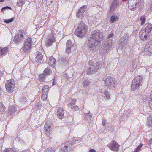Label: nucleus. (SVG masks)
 <instances>
[{
	"mask_svg": "<svg viewBox=\"0 0 152 152\" xmlns=\"http://www.w3.org/2000/svg\"><path fill=\"white\" fill-rule=\"evenodd\" d=\"M104 39L103 33L99 30H95L93 31L88 42L89 49L92 51L97 50L101 45V42Z\"/></svg>",
	"mask_w": 152,
	"mask_h": 152,
	"instance_id": "1",
	"label": "nucleus"
},
{
	"mask_svg": "<svg viewBox=\"0 0 152 152\" xmlns=\"http://www.w3.org/2000/svg\"><path fill=\"white\" fill-rule=\"evenodd\" d=\"M139 33V37L142 40L145 41L152 35V24L145 25Z\"/></svg>",
	"mask_w": 152,
	"mask_h": 152,
	"instance_id": "2",
	"label": "nucleus"
},
{
	"mask_svg": "<svg viewBox=\"0 0 152 152\" xmlns=\"http://www.w3.org/2000/svg\"><path fill=\"white\" fill-rule=\"evenodd\" d=\"M81 140L80 138H77L76 137L72 138L69 141H68L65 144L61 145L60 146L61 152H71L73 148L72 145L74 143H77V142Z\"/></svg>",
	"mask_w": 152,
	"mask_h": 152,
	"instance_id": "3",
	"label": "nucleus"
},
{
	"mask_svg": "<svg viewBox=\"0 0 152 152\" xmlns=\"http://www.w3.org/2000/svg\"><path fill=\"white\" fill-rule=\"evenodd\" d=\"M88 27L83 22L80 23L76 29L75 34L78 37L82 38L88 34Z\"/></svg>",
	"mask_w": 152,
	"mask_h": 152,
	"instance_id": "4",
	"label": "nucleus"
},
{
	"mask_svg": "<svg viewBox=\"0 0 152 152\" xmlns=\"http://www.w3.org/2000/svg\"><path fill=\"white\" fill-rule=\"evenodd\" d=\"M128 42V37L126 35L124 36L120 39L118 47L124 51H125V49H129Z\"/></svg>",
	"mask_w": 152,
	"mask_h": 152,
	"instance_id": "5",
	"label": "nucleus"
},
{
	"mask_svg": "<svg viewBox=\"0 0 152 152\" xmlns=\"http://www.w3.org/2000/svg\"><path fill=\"white\" fill-rule=\"evenodd\" d=\"M142 77L141 76H137L132 80L131 88L132 91L138 89L140 86Z\"/></svg>",
	"mask_w": 152,
	"mask_h": 152,
	"instance_id": "6",
	"label": "nucleus"
},
{
	"mask_svg": "<svg viewBox=\"0 0 152 152\" xmlns=\"http://www.w3.org/2000/svg\"><path fill=\"white\" fill-rule=\"evenodd\" d=\"M105 85L107 87L109 88L114 87L115 81L113 78L110 76H106L103 78Z\"/></svg>",
	"mask_w": 152,
	"mask_h": 152,
	"instance_id": "7",
	"label": "nucleus"
},
{
	"mask_svg": "<svg viewBox=\"0 0 152 152\" xmlns=\"http://www.w3.org/2000/svg\"><path fill=\"white\" fill-rule=\"evenodd\" d=\"M33 44L32 39L31 38H28L26 40L22 49L23 51L25 53H28L31 49V47Z\"/></svg>",
	"mask_w": 152,
	"mask_h": 152,
	"instance_id": "8",
	"label": "nucleus"
},
{
	"mask_svg": "<svg viewBox=\"0 0 152 152\" xmlns=\"http://www.w3.org/2000/svg\"><path fill=\"white\" fill-rule=\"evenodd\" d=\"M5 87L6 91L8 92H13L15 88V83L14 80L10 79L7 80L5 83Z\"/></svg>",
	"mask_w": 152,
	"mask_h": 152,
	"instance_id": "9",
	"label": "nucleus"
},
{
	"mask_svg": "<svg viewBox=\"0 0 152 152\" xmlns=\"http://www.w3.org/2000/svg\"><path fill=\"white\" fill-rule=\"evenodd\" d=\"M144 52L145 54L149 56L152 54V40L148 41L145 47Z\"/></svg>",
	"mask_w": 152,
	"mask_h": 152,
	"instance_id": "10",
	"label": "nucleus"
},
{
	"mask_svg": "<svg viewBox=\"0 0 152 152\" xmlns=\"http://www.w3.org/2000/svg\"><path fill=\"white\" fill-rule=\"evenodd\" d=\"M138 4L137 0H129L128 1L129 9L132 11L136 10L137 8Z\"/></svg>",
	"mask_w": 152,
	"mask_h": 152,
	"instance_id": "11",
	"label": "nucleus"
},
{
	"mask_svg": "<svg viewBox=\"0 0 152 152\" xmlns=\"http://www.w3.org/2000/svg\"><path fill=\"white\" fill-rule=\"evenodd\" d=\"M99 66V63L96 62L95 64H94V66H91L88 69L87 71V74L89 75L94 73L97 70Z\"/></svg>",
	"mask_w": 152,
	"mask_h": 152,
	"instance_id": "12",
	"label": "nucleus"
},
{
	"mask_svg": "<svg viewBox=\"0 0 152 152\" xmlns=\"http://www.w3.org/2000/svg\"><path fill=\"white\" fill-rule=\"evenodd\" d=\"M87 11V6L84 5L81 7L77 13V16L78 18H82L85 14Z\"/></svg>",
	"mask_w": 152,
	"mask_h": 152,
	"instance_id": "13",
	"label": "nucleus"
},
{
	"mask_svg": "<svg viewBox=\"0 0 152 152\" xmlns=\"http://www.w3.org/2000/svg\"><path fill=\"white\" fill-rule=\"evenodd\" d=\"M120 3V0H113L110 9V12H114L115 9L119 6Z\"/></svg>",
	"mask_w": 152,
	"mask_h": 152,
	"instance_id": "14",
	"label": "nucleus"
},
{
	"mask_svg": "<svg viewBox=\"0 0 152 152\" xmlns=\"http://www.w3.org/2000/svg\"><path fill=\"white\" fill-rule=\"evenodd\" d=\"M15 34L14 37V42L15 43H18L23 39V35L22 32H19Z\"/></svg>",
	"mask_w": 152,
	"mask_h": 152,
	"instance_id": "15",
	"label": "nucleus"
},
{
	"mask_svg": "<svg viewBox=\"0 0 152 152\" xmlns=\"http://www.w3.org/2000/svg\"><path fill=\"white\" fill-rule=\"evenodd\" d=\"M119 145L118 143L115 141H112L109 146L110 149L113 151H118Z\"/></svg>",
	"mask_w": 152,
	"mask_h": 152,
	"instance_id": "16",
	"label": "nucleus"
},
{
	"mask_svg": "<svg viewBox=\"0 0 152 152\" xmlns=\"http://www.w3.org/2000/svg\"><path fill=\"white\" fill-rule=\"evenodd\" d=\"M55 42L54 35L51 34L45 41V44L47 46H50Z\"/></svg>",
	"mask_w": 152,
	"mask_h": 152,
	"instance_id": "17",
	"label": "nucleus"
},
{
	"mask_svg": "<svg viewBox=\"0 0 152 152\" xmlns=\"http://www.w3.org/2000/svg\"><path fill=\"white\" fill-rule=\"evenodd\" d=\"M51 124L50 122H47L44 126V129L45 131V134L47 135H49V133L51 131Z\"/></svg>",
	"mask_w": 152,
	"mask_h": 152,
	"instance_id": "18",
	"label": "nucleus"
},
{
	"mask_svg": "<svg viewBox=\"0 0 152 152\" xmlns=\"http://www.w3.org/2000/svg\"><path fill=\"white\" fill-rule=\"evenodd\" d=\"M64 111L63 107H60L57 110V116L60 119H62L63 118L64 114Z\"/></svg>",
	"mask_w": 152,
	"mask_h": 152,
	"instance_id": "19",
	"label": "nucleus"
},
{
	"mask_svg": "<svg viewBox=\"0 0 152 152\" xmlns=\"http://www.w3.org/2000/svg\"><path fill=\"white\" fill-rule=\"evenodd\" d=\"M73 46V44L71 40H69L66 43V52L69 53L71 51V48Z\"/></svg>",
	"mask_w": 152,
	"mask_h": 152,
	"instance_id": "20",
	"label": "nucleus"
},
{
	"mask_svg": "<svg viewBox=\"0 0 152 152\" xmlns=\"http://www.w3.org/2000/svg\"><path fill=\"white\" fill-rule=\"evenodd\" d=\"M100 93L104 99H110V96L109 94V92L105 90H101Z\"/></svg>",
	"mask_w": 152,
	"mask_h": 152,
	"instance_id": "21",
	"label": "nucleus"
},
{
	"mask_svg": "<svg viewBox=\"0 0 152 152\" xmlns=\"http://www.w3.org/2000/svg\"><path fill=\"white\" fill-rule=\"evenodd\" d=\"M108 49L105 45H102L99 51V53L102 55L106 54L107 52L109 50Z\"/></svg>",
	"mask_w": 152,
	"mask_h": 152,
	"instance_id": "22",
	"label": "nucleus"
},
{
	"mask_svg": "<svg viewBox=\"0 0 152 152\" xmlns=\"http://www.w3.org/2000/svg\"><path fill=\"white\" fill-rule=\"evenodd\" d=\"M36 61L38 63L41 62V61L42 60L43 58V55L41 54V53L38 51L36 52Z\"/></svg>",
	"mask_w": 152,
	"mask_h": 152,
	"instance_id": "23",
	"label": "nucleus"
},
{
	"mask_svg": "<svg viewBox=\"0 0 152 152\" xmlns=\"http://www.w3.org/2000/svg\"><path fill=\"white\" fill-rule=\"evenodd\" d=\"M92 114L90 111H88L87 113H85L83 114V116L86 120H89L92 117Z\"/></svg>",
	"mask_w": 152,
	"mask_h": 152,
	"instance_id": "24",
	"label": "nucleus"
},
{
	"mask_svg": "<svg viewBox=\"0 0 152 152\" xmlns=\"http://www.w3.org/2000/svg\"><path fill=\"white\" fill-rule=\"evenodd\" d=\"M113 44V43L112 42V40L109 39L105 42L103 45H105L106 47L108 48V49L110 50Z\"/></svg>",
	"mask_w": 152,
	"mask_h": 152,
	"instance_id": "25",
	"label": "nucleus"
},
{
	"mask_svg": "<svg viewBox=\"0 0 152 152\" xmlns=\"http://www.w3.org/2000/svg\"><path fill=\"white\" fill-rule=\"evenodd\" d=\"M76 102V99H70L69 100L67 106L69 107L72 108V106L75 104Z\"/></svg>",
	"mask_w": 152,
	"mask_h": 152,
	"instance_id": "26",
	"label": "nucleus"
},
{
	"mask_svg": "<svg viewBox=\"0 0 152 152\" xmlns=\"http://www.w3.org/2000/svg\"><path fill=\"white\" fill-rule=\"evenodd\" d=\"M147 126L149 127H152V115H150L147 118Z\"/></svg>",
	"mask_w": 152,
	"mask_h": 152,
	"instance_id": "27",
	"label": "nucleus"
},
{
	"mask_svg": "<svg viewBox=\"0 0 152 152\" xmlns=\"http://www.w3.org/2000/svg\"><path fill=\"white\" fill-rule=\"evenodd\" d=\"M55 59L53 57H51L49 59V64L52 67L54 66V64L55 62Z\"/></svg>",
	"mask_w": 152,
	"mask_h": 152,
	"instance_id": "28",
	"label": "nucleus"
},
{
	"mask_svg": "<svg viewBox=\"0 0 152 152\" xmlns=\"http://www.w3.org/2000/svg\"><path fill=\"white\" fill-rule=\"evenodd\" d=\"M16 109L14 107H11L10 108L9 111L10 115L14 114L15 115L17 114Z\"/></svg>",
	"mask_w": 152,
	"mask_h": 152,
	"instance_id": "29",
	"label": "nucleus"
},
{
	"mask_svg": "<svg viewBox=\"0 0 152 152\" xmlns=\"http://www.w3.org/2000/svg\"><path fill=\"white\" fill-rule=\"evenodd\" d=\"M119 19V17L115 15H113L111 17L110 21L111 23H113L114 22L117 21Z\"/></svg>",
	"mask_w": 152,
	"mask_h": 152,
	"instance_id": "30",
	"label": "nucleus"
},
{
	"mask_svg": "<svg viewBox=\"0 0 152 152\" xmlns=\"http://www.w3.org/2000/svg\"><path fill=\"white\" fill-rule=\"evenodd\" d=\"M8 51V48L7 47L4 48H0V55H2L6 53Z\"/></svg>",
	"mask_w": 152,
	"mask_h": 152,
	"instance_id": "31",
	"label": "nucleus"
},
{
	"mask_svg": "<svg viewBox=\"0 0 152 152\" xmlns=\"http://www.w3.org/2000/svg\"><path fill=\"white\" fill-rule=\"evenodd\" d=\"M137 60H134L132 61V67L131 68V70H133L134 69H135L137 67Z\"/></svg>",
	"mask_w": 152,
	"mask_h": 152,
	"instance_id": "32",
	"label": "nucleus"
},
{
	"mask_svg": "<svg viewBox=\"0 0 152 152\" xmlns=\"http://www.w3.org/2000/svg\"><path fill=\"white\" fill-rule=\"evenodd\" d=\"M25 0H18L17 5L18 7H22L25 4Z\"/></svg>",
	"mask_w": 152,
	"mask_h": 152,
	"instance_id": "33",
	"label": "nucleus"
},
{
	"mask_svg": "<svg viewBox=\"0 0 152 152\" xmlns=\"http://www.w3.org/2000/svg\"><path fill=\"white\" fill-rule=\"evenodd\" d=\"M45 75L44 74H41L39 75L38 77V80L40 82H43L45 80Z\"/></svg>",
	"mask_w": 152,
	"mask_h": 152,
	"instance_id": "34",
	"label": "nucleus"
},
{
	"mask_svg": "<svg viewBox=\"0 0 152 152\" xmlns=\"http://www.w3.org/2000/svg\"><path fill=\"white\" fill-rule=\"evenodd\" d=\"M44 74L45 75H49L51 73V71L50 68H47L45 69L44 72Z\"/></svg>",
	"mask_w": 152,
	"mask_h": 152,
	"instance_id": "35",
	"label": "nucleus"
},
{
	"mask_svg": "<svg viewBox=\"0 0 152 152\" xmlns=\"http://www.w3.org/2000/svg\"><path fill=\"white\" fill-rule=\"evenodd\" d=\"M148 102L149 107L152 109V91L150 93V97L148 99Z\"/></svg>",
	"mask_w": 152,
	"mask_h": 152,
	"instance_id": "36",
	"label": "nucleus"
},
{
	"mask_svg": "<svg viewBox=\"0 0 152 152\" xmlns=\"http://www.w3.org/2000/svg\"><path fill=\"white\" fill-rule=\"evenodd\" d=\"M5 107L2 104L0 103V114L2 113L5 110Z\"/></svg>",
	"mask_w": 152,
	"mask_h": 152,
	"instance_id": "37",
	"label": "nucleus"
},
{
	"mask_svg": "<svg viewBox=\"0 0 152 152\" xmlns=\"http://www.w3.org/2000/svg\"><path fill=\"white\" fill-rule=\"evenodd\" d=\"M49 88V87L48 86L45 85L44 86L42 89V93H47L48 91Z\"/></svg>",
	"mask_w": 152,
	"mask_h": 152,
	"instance_id": "38",
	"label": "nucleus"
},
{
	"mask_svg": "<svg viewBox=\"0 0 152 152\" xmlns=\"http://www.w3.org/2000/svg\"><path fill=\"white\" fill-rule=\"evenodd\" d=\"M90 83L89 80L88 79L86 80L83 82V86L84 87H87L88 86Z\"/></svg>",
	"mask_w": 152,
	"mask_h": 152,
	"instance_id": "39",
	"label": "nucleus"
},
{
	"mask_svg": "<svg viewBox=\"0 0 152 152\" xmlns=\"http://www.w3.org/2000/svg\"><path fill=\"white\" fill-rule=\"evenodd\" d=\"M140 19L141 21V25H143L145 23V22L146 21L145 18V17L143 16H142L140 17Z\"/></svg>",
	"mask_w": 152,
	"mask_h": 152,
	"instance_id": "40",
	"label": "nucleus"
},
{
	"mask_svg": "<svg viewBox=\"0 0 152 152\" xmlns=\"http://www.w3.org/2000/svg\"><path fill=\"white\" fill-rule=\"evenodd\" d=\"M4 152H16L14 150L10 148H7L4 150Z\"/></svg>",
	"mask_w": 152,
	"mask_h": 152,
	"instance_id": "41",
	"label": "nucleus"
},
{
	"mask_svg": "<svg viewBox=\"0 0 152 152\" xmlns=\"http://www.w3.org/2000/svg\"><path fill=\"white\" fill-rule=\"evenodd\" d=\"M42 94L41 96L42 99L43 100H46L47 98V93H42Z\"/></svg>",
	"mask_w": 152,
	"mask_h": 152,
	"instance_id": "42",
	"label": "nucleus"
},
{
	"mask_svg": "<svg viewBox=\"0 0 152 152\" xmlns=\"http://www.w3.org/2000/svg\"><path fill=\"white\" fill-rule=\"evenodd\" d=\"M13 18H11L10 19H4V21L7 23H9L13 21Z\"/></svg>",
	"mask_w": 152,
	"mask_h": 152,
	"instance_id": "43",
	"label": "nucleus"
},
{
	"mask_svg": "<svg viewBox=\"0 0 152 152\" xmlns=\"http://www.w3.org/2000/svg\"><path fill=\"white\" fill-rule=\"evenodd\" d=\"M45 152H54V149L53 148H49Z\"/></svg>",
	"mask_w": 152,
	"mask_h": 152,
	"instance_id": "44",
	"label": "nucleus"
},
{
	"mask_svg": "<svg viewBox=\"0 0 152 152\" xmlns=\"http://www.w3.org/2000/svg\"><path fill=\"white\" fill-rule=\"evenodd\" d=\"M72 108L75 111H77L78 109V107L76 105H73Z\"/></svg>",
	"mask_w": 152,
	"mask_h": 152,
	"instance_id": "45",
	"label": "nucleus"
},
{
	"mask_svg": "<svg viewBox=\"0 0 152 152\" xmlns=\"http://www.w3.org/2000/svg\"><path fill=\"white\" fill-rule=\"evenodd\" d=\"M8 9H9L11 10H12L11 8L10 7L6 6L4 7H3L2 9L1 10L2 11L3 10H7Z\"/></svg>",
	"mask_w": 152,
	"mask_h": 152,
	"instance_id": "46",
	"label": "nucleus"
},
{
	"mask_svg": "<svg viewBox=\"0 0 152 152\" xmlns=\"http://www.w3.org/2000/svg\"><path fill=\"white\" fill-rule=\"evenodd\" d=\"M143 145V144H141L139 146H138V147L136 148V150L137 151H139L141 148L142 147V146Z\"/></svg>",
	"mask_w": 152,
	"mask_h": 152,
	"instance_id": "47",
	"label": "nucleus"
},
{
	"mask_svg": "<svg viewBox=\"0 0 152 152\" xmlns=\"http://www.w3.org/2000/svg\"><path fill=\"white\" fill-rule=\"evenodd\" d=\"M114 36V34L113 33H111L109 34L108 35V38H110L111 37H113Z\"/></svg>",
	"mask_w": 152,
	"mask_h": 152,
	"instance_id": "48",
	"label": "nucleus"
},
{
	"mask_svg": "<svg viewBox=\"0 0 152 152\" xmlns=\"http://www.w3.org/2000/svg\"><path fill=\"white\" fill-rule=\"evenodd\" d=\"M27 101V99L26 97H23L21 99V101L23 102H26Z\"/></svg>",
	"mask_w": 152,
	"mask_h": 152,
	"instance_id": "49",
	"label": "nucleus"
},
{
	"mask_svg": "<svg viewBox=\"0 0 152 152\" xmlns=\"http://www.w3.org/2000/svg\"><path fill=\"white\" fill-rule=\"evenodd\" d=\"M152 143V138H151L150 139L148 142V144L149 146H150L151 144Z\"/></svg>",
	"mask_w": 152,
	"mask_h": 152,
	"instance_id": "50",
	"label": "nucleus"
},
{
	"mask_svg": "<svg viewBox=\"0 0 152 152\" xmlns=\"http://www.w3.org/2000/svg\"><path fill=\"white\" fill-rule=\"evenodd\" d=\"M89 152H96V151L94 149H91L89 150Z\"/></svg>",
	"mask_w": 152,
	"mask_h": 152,
	"instance_id": "51",
	"label": "nucleus"
},
{
	"mask_svg": "<svg viewBox=\"0 0 152 152\" xmlns=\"http://www.w3.org/2000/svg\"><path fill=\"white\" fill-rule=\"evenodd\" d=\"M105 121L103 119L102 120V124L103 126H104L105 124Z\"/></svg>",
	"mask_w": 152,
	"mask_h": 152,
	"instance_id": "52",
	"label": "nucleus"
},
{
	"mask_svg": "<svg viewBox=\"0 0 152 152\" xmlns=\"http://www.w3.org/2000/svg\"><path fill=\"white\" fill-rule=\"evenodd\" d=\"M131 112V110L130 109H128L127 110L126 112L128 113H129Z\"/></svg>",
	"mask_w": 152,
	"mask_h": 152,
	"instance_id": "53",
	"label": "nucleus"
},
{
	"mask_svg": "<svg viewBox=\"0 0 152 152\" xmlns=\"http://www.w3.org/2000/svg\"><path fill=\"white\" fill-rule=\"evenodd\" d=\"M3 75V73L1 72H0V79L2 76Z\"/></svg>",
	"mask_w": 152,
	"mask_h": 152,
	"instance_id": "54",
	"label": "nucleus"
},
{
	"mask_svg": "<svg viewBox=\"0 0 152 152\" xmlns=\"http://www.w3.org/2000/svg\"><path fill=\"white\" fill-rule=\"evenodd\" d=\"M92 61H89V65H92Z\"/></svg>",
	"mask_w": 152,
	"mask_h": 152,
	"instance_id": "55",
	"label": "nucleus"
},
{
	"mask_svg": "<svg viewBox=\"0 0 152 152\" xmlns=\"http://www.w3.org/2000/svg\"><path fill=\"white\" fill-rule=\"evenodd\" d=\"M149 10H152V3L151 5V6H150V7Z\"/></svg>",
	"mask_w": 152,
	"mask_h": 152,
	"instance_id": "56",
	"label": "nucleus"
},
{
	"mask_svg": "<svg viewBox=\"0 0 152 152\" xmlns=\"http://www.w3.org/2000/svg\"><path fill=\"white\" fill-rule=\"evenodd\" d=\"M140 4H141V3H139V8H141V7H142V6H140Z\"/></svg>",
	"mask_w": 152,
	"mask_h": 152,
	"instance_id": "57",
	"label": "nucleus"
},
{
	"mask_svg": "<svg viewBox=\"0 0 152 152\" xmlns=\"http://www.w3.org/2000/svg\"><path fill=\"white\" fill-rule=\"evenodd\" d=\"M23 152H30V151L28 150L27 151H25Z\"/></svg>",
	"mask_w": 152,
	"mask_h": 152,
	"instance_id": "58",
	"label": "nucleus"
},
{
	"mask_svg": "<svg viewBox=\"0 0 152 152\" xmlns=\"http://www.w3.org/2000/svg\"><path fill=\"white\" fill-rule=\"evenodd\" d=\"M4 1V0H0V2H2Z\"/></svg>",
	"mask_w": 152,
	"mask_h": 152,
	"instance_id": "59",
	"label": "nucleus"
},
{
	"mask_svg": "<svg viewBox=\"0 0 152 152\" xmlns=\"http://www.w3.org/2000/svg\"><path fill=\"white\" fill-rule=\"evenodd\" d=\"M138 151L136 150L134 151V152H138Z\"/></svg>",
	"mask_w": 152,
	"mask_h": 152,
	"instance_id": "60",
	"label": "nucleus"
},
{
	"mask_svg": "<svg viewBox=\"0 0 152 152\" xmlns=\"http://www.w3.org/2000/svg\"><path fill=\"white\" fill-rule=\"evenodd\" d=\"M126 0H123V1H126Z\"/></svg>",
	"mask_w": 152,
	"mask_h": 152,
	"instance_id": "61",
	"label": "nucleus"
},
{
	"mask_svg": "<svg viewBox=\"0 0 152 152\" xmlns=\"http://www.w3.org/2000/svg\"><path fill=\"white\" fill-rule=\"evenodd\" d=\"M53 85H54V84H53V85H53Z\"/></svg>",
	"mask_w": 152,
	"mask_h": 152,
	"instance_id": "62",
	"label": "nucleus"
}]
</instances>
